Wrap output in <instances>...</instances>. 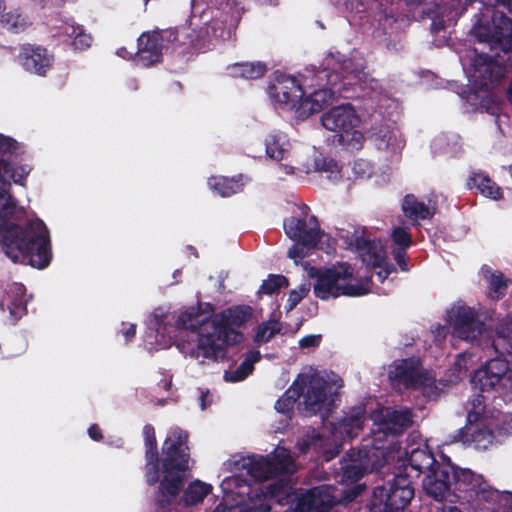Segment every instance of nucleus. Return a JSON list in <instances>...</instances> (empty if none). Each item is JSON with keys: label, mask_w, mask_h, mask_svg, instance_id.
<instances>
[{"label": "nucleus", "mask_w": 512, "mask_h": 512, "mask_svg": "<svg viewBox=\"0 0 512 512\" xmlns=\"http://www.w3.org/2000/svg\"><path fill=\"white\" fill-rule=\"evenodd\" d=\"M189 433L180 427L172 428L161 447L159 486L155 503L162 510L169 509L177 499L189 477L191 453Z\"/></svg>", "instance_id": "obj_1"}, {"label": "nucleus", "mask_w": 512, "mask_h": 512, "mask_svg": "<svg viewBox=\"0 0 512 512\" xmlns=\"http://www.w3.org/2000/svg\"><path fill=\"white\" fill-rule=\"evenodd\" d=\"M12 214L0 216V241L6 248V254L17 261H27L32 267L46 268L52 259L49 231L40 219L27 222L24 227L9 222Z\"/></svg>", "instance_id": "obj_2"}, {"label": "nucleus", "mask_w": 512, "mask_h": 512, "mask_svg": "<svg viewBox=\"0 0 512 512\" xmlns=\"http://www.w3.org/2000/svg\"><path fill=\"white\" fill-rule=\"evenodd\" d=\"M221 10L219 18L212 19L198 30L185 26L174 28L178 32L179 53H203L211 49L215 40L231 38L241 21L244 6L234 0H221Z\"/></svg>", "instance_id": "obj_3"}, {"label": "nucleus", "mask_w": 512, "mask_h": 512, "mask_svg": "<svg viewBox=\"0 0 512 512\" xmlns=\"http://www.w3.org/2000/svg\"><path fill=\"white\" fill-rule=\"evenodd\" d=\"M331 389L330 384L317 373H302L276 401L274 407L278 412L289 415L293 412L296 401L302 396L300 413L305 417L319 414L325 419L333 405Z\"/></svg>", "instance_id": "obj_4"}, {"label": "nucleus", "mask_w": 512, "mask_h": 512, "mask_svg": "<svg viewBox=\"0 0 512 512\" xmlns=\"http://www.w3.org/2000/svg\"><path fill=\"white\" fill-rule=\"evenodd\" d=\"M321 67L317 77L322 81L325 80L323 83L325 87L302 97L298 105V117L301 119L320 112L328 105L334 95L342 91L345 85L344 80L355 71L353 60L338 51L329 52L323 59Z\"/></svg>", "instance_id": "obj_5"}, {"label": "nucleus", "mask_w": 512, "mask_h": 512, "mask_svg": "<svg viewBox=\"0 0 512 512\" xmlns=\"http://www.w3.org/2000/svg\"><path fill=\"white\" fill-rule=\"evenodd\" d=\"M250 316L248 308L237 306L229 308L222 320L208 323L211 332L204 336L200 346L207 349L205 359L217 361L224 358L228 346L240 343L243 334L235 328L244 325Z\"/></svg>", "instance_id": "obj_6"}, {"label": "nucleus", "mask_w": 512, "mask_h": 512, "mask_svg": "<svg viewBox=\"0 0 512 512\" xmlns=\"http://www.w3.org/2000/svg\"><path fill=\"white\" fill-rule=\"evenodd\" d=\"M321 123L325 129L335 133L334 143L350 151L363 148L365 137L357 130L360 118L351 104L332 107L322 114Z\"/></svg>", "instance_id": "obj_7"}, {"label": "nucleus", "mask_w": 512, "mask_h": 512, "mask_svg": "<svg viewBox=\"0 0 512 512\" xmlns=\"http://www.w3.org/2000/svg\"><path fill=\"white\" fill-rule=\"evenodd\" d=\"M414 495L410 476L399 469L387 486H376L373 489L368 507L377 512H403Z\"/></svg>", "instance_id": "obj_8"}, {"label": "nucleus", "mask_w": 512, "mask_h": 512, "mask_svg": "<svg viewBox=\"0 0 512 512\" xmlns=\"http://www.w3.org/2000/svg\"><path fill=\"white\" fill-rule=\"evenodd\" d=\"M484 7L491 9V25L477 23L474 26L475 36L479 42L487 43L491 50L512 52V18L504 12L496 10L497 0H480Z\"/></svg>", "instance_id": "obj_9"}, {"label": "nucleus", "mask_w": 512, "mask_h": 512, "mask_svg": "<svg viewBox=\"0 0 512 512\" xmlns=\"http://www.w3.org/2000/svg\"><path fill=\"white\" fill-rule=\"evenodd\" d=\"M177 29H155L145 31L137 39V49L134 52L135 61L143 67H151L163 60L164 51L178 50Z\"/></svg>", "instance_id": "obj_10"}, {"label": "nucleus", "mask_w": 512, "mask_h": 512, "mask_svg": "<svg viewBox=\"0 0 512 512\" xmlns=\"http://www.w3.org/2000/svg\"><path fill=\"white\" fill-rule=\"evenodd\" d=\"M346 243L355 250L363 264L367 267L379 268L377 272L378 280L383 283L391 273L396 272L393 264L388 263L384 248L376 240L366 236V230L362 229L359 234L355 230L354 234L347 237Z\"/></svg>", "instance_id": "obj_11"}, {"label": "nucleus", "mask_w": 512, "mask_h": 512, "mask_svg": "<svg viewBox=\"0 0 512 512\" xmlns=\"http://www.w3.org/2000/svg\"><path fill=\"white\" fill-rule=\"evenodd\" d=\"M301 216H291L283 222L286 235L294 240L301 241L309 247H316L321 240V230L316 216H308L309 207L302 205L300 207Z\"/></svg>", "instance_id": "obj_12"}, {"label": "nucleus", "mask_w": 512, "mask_h": 512, "mask_svg": "<svg viewBox=\"0 0 512 512\" xmlns=\"http://www.w3.org/2000/svg\"><path fill=\"white\" fill-rule=\"evenodd\" d=\"M453 335L472 344L481 345L485 324L478 319L476 311L468 306L457 307L451 316Z\"/></svg>", "instance_id": "obj_13"}, {"label": "nucleus", "mask_w": 512, "mask_h": 512, "mask_svg": "<svg viewBox=\"0 0 512 512\" xmlns=\"http://www.w3.org/2000/svg\"><path fill=\"white\" fill-rule=\"evenodd\" d=\"M389 378L394 384L406 389L429 387L435 381L428 371H422L419 368V361L413 358L396 361L389 372Z\"/></svg>", "instance_id": "obj_14"}, {"label": "nucleus", "mask_w": 512, "mask_h": 512, "mask_svg": "<svg viewBox=\"0 0 512 512\" xmlns=\"http://www.w3.org/2000/svg\"><path fill=\"white\" fill-rule=\"evenodd\" d=\"M335 490V487L329 485L313 487L296 499L294 507L284 512H330L339 502L333 494Z\"/></svg>", "instance_id": "obj_15"}, {"label": "nucleus", "mask_w": 512, "mask_h": 512, "mask_svg": "<svg viewBox=\"0 0 512 512\" xmlns=\"http://www.w3.org/2000/svg\"><path fill=\"white\" fill-rule=\"evenodd\" d=\"M358 455V459H352L342 466V481L347 484L357 483L369 472L380 471L386 462L381 450L359 451Z\"/></svg>", "instance_id": "obj_16"}, {"label": "nucleus", "mask_w": 512, "mask_h": 512, "mask_svg": "<svg viewBox=\"0 0 512 512\" xmlns=\"http://www.w3.org/2000/svg\"><path fill=\"white\" fill-rule=\"evenodd\" d=\"M454 464L450 461L439 462L422 481L424 491L436 501L444 500L452 493Z\"/></svg>", "instance_id": "obj_17"}, {"label": "nucleus", "mask_w": 512, "mask_h": 512, "mask_svg": "<svg viewBox=\"0 0 512 512\" xmlns=\"http://www.w3.org/2000/svg\"><path fill=\"white\" fill-rule=\"evenodd\" d=\"M208 323H215V320H210L203 315L201 303H198L197 306L188 307L185 311L180 313L176 320L177 328L198 333L197 346L193 348L190 353L194 358L203 357L205 359V351L207 349L201 348L200 346L204 336L211 332Z\"/></svg>", "instance_id": "obj_18"}, {"label": "nucleus", "mask_w": 512, "mask_h": 512, "mask_svg": "<svg viewBox=\"0 0 512 512\" xmlns=\"http://www.w3.org/2000/svg\"><path fill=\"white\" fill-rule=\"evenodd\" d=\"M353 277V268L347 263H341L338 266L327 268L317 275L314 284V294L322 300H328L330 297H339L341 280H350Z\"/></svg>", "instance_id": "obj_19"}, {"label": "nucleus", "mask_w": 512, "mask_h": 512, "mask_svg": "<svg viewBox=\"0 0 512 512\" xmlns=\"http://www.w3.org/2000/svg\"><path fill=\"white\" fill-rule=\"evenodd\" d=\"M269 94L276 102L285 105L289 109H295L298 114V105L305 92L295 77L280 75L269 86Z\"/></svg>", "instance_id": "obj_20"}, {"label": "nucleus", "mask_w": 512, "mask_h": 512, "mask_svg": "<svg viewBox=\"0 0 512 512\" xmlns=\"http://www.w3.org/2000/svg\"><path fill=\"white\" fill-rule=\"evenodd\" d=\"M18 60L26 71L45 76L52 66L53 57L44 47L24 44L20 48Z\"/></svg>", "instance_id": "obj_21"}, {"label": "nucleus", "mask_w": 512, "mask_h": 512, "mask_svg": "<svg viewBox=\"0 0 512 512\" xmlns=\"http://www.w3.org/2000/svg\"><path fill=\"white\" fill-rule=\"evenodd\" d=\"M503 372H505V359L495 357L474 372L471 383L482 392L500 389L501 373Z\"/></svg>", "instance_id": "obj_22"}, {"label": "nucleus", "mask_w": 512, "mask_h": 512, "mask_svg": "<svg viewBox=\"0 0 512 512\" xmlns=\"http://www.w3.org/2000/svg\"><path fill=\"white\" fill-rule=\"evenodd\" d=\"M366 405L359 404L344 411L343 416L333 423V431L342 440L353 439L363 430L366 421Z\"/></svg>", "instance_id": "obj_23"}, {"label": "nucleus", "mask_w": 512, "mask_h": 512, "mask_svg": "<svg viewBox=\"0 0 512 512\" xmlns=\"http://www.w3.org/2000/svg\"><path fill=\"white\" fill-rule=\"evenodd\" d=\"M455 439L464 444H472L477 450H486L493 443L495 434L485 425L471 422L457 431Z\"/></svg>", "instance_id": "obj_24"}, {"label": "nucleus", "mask_w": 512, "mask_h": 512, "mask_svg": "<svg viewBox=\"0 0 512 512\" xmlns=\"http://www.w3.org/2000/svg\"><path fill=\"white\" fill-rule=\"evenodd\" d=\"M481 477L470 469L459 468L454 465L452 494L458 499L471 502L473 493L481 483Z\"/></svg>", "instance_id": "obj_25"}, {"label": "nucleus", "mask_w": 512, "mask_h": 512, "mask_svg": "<svg viewBox=\"0 0 512 512\" xmlns=\"http://www.w3.org/2000/svg\"><path fill=\"white\" fill-rule=\"evenodd\" d=\"M488 348L500 356L512 355V313L497 326Z\"/></svg>", "instance_id": "obj_26"}, {"label": "nucleus", "mask_w": 512, "mask_h": 512, "mask_svg": "<svg viewBox=\"0 0 512 512\" xmlns=\"http://www.w3.org/2000/svg\"><path fill=\"white\" fill-rule=\"evenodd\" d=\"M407 461L408 465L404 467V473H406L409 467L416 472V476L422 473H429L439 463L427 445L412 449L408 453Z\"/></svg>", "instance_id": "obj_27"}, {"label": "nucleus", "mask_w": 512, "mask_h": 512, "mask_svg": "<svg viewBox=\"0 0 512 512\" xmlns=\"http://www.w3.org/2000/svg\"><path fill=\"white\" fill-rule=\"evenodd\" d=\"M412 423V412L409 409L386 408L383 414L384 430L393 435L402 434Z\"/></svg>", "instance_id": "obj_28"}, {"label": "nucleus", "mask_w": 512, "mask_h": 512, "mask_svg": "<svg viewBox=\"0 0 512 512\" xmlns=\"http://www.w3.org/2000/svg\"><path fill=\"white\" fill-rule=\"evenodd\" d=\"M267 70L266 63L261 61L236 62L227 66V72L231 77L246 80L259 79L265 75Z\"/></svg>", "instance_id": "obj_29"}, {"label": "nucleus", "mask_w": 512, "mask_h": 512, "mask_svg": "<svg viewBox=\"0 0 512 512\" xmlns=\"http://www.w3.org/2000/svg\"><path fill=\"white\" fill-rule=\"evenodd\" d=\"M272 478L294 472V460L290 451L284 447H277L267 455Z\"/></svg>", "instance_id": "obj_30"}, {"label": "nucleus", "mask_w": 512, "mask_h": 512, "mask_svg": "<svg viewBox=\"0 0 512 512\" xmlns=\"http://www.w3.org/2000/svg\"><path fill=\"white\" fill-rule=\"evenodd\" d=\"M469 188H476L485 197L493 200L502 198V189L490 177L482 172L473 173L468 180Z\"/></svg>", "instance_id": "obj_31"}, {"label": "nucleus", "mask_w": 512, "mask_h": 512, "mask_svg": "<svg viewBox=\"0 0 512 512\" xmlns=\"http://www.w3.org/2000/svg\"><path fill=\"white\" fill-rule=\"evenodd\" d=\"M402 210L404 215L413 222L431 219L434 215V211H431L424 202L419 201L413 194H407L404 197Z\"/></svg>", "instance_id": "obj_32"}, {"label": "nucleus", "mask_w": 512, "mask_h": 512, "mask_svg": "<svg viewBox=\"0 0 512 512\" xmlns=\"http://www.w3.org/2000/svg\"><path fill=\"white\" fill-rule=\"evenodd\" d=\"M210 188L221 197H230L243 189L242 177L212 176L208 179Z\"/></svg>", "instance_id": "obj_33"}, {"label": "nucleus", "mask_w": 512, "mask_h": 512, "mask_svg": "<svg viewBox=\"0 0 512 512\" xmlns=\"http://www.w3.org/2000/svg\"><path fill=\"white\" fill-rule=\"evenodd\" d=\"M266 155L276 161H281L288 153V140L286 135L281 132H272L268 134L264 141Z\"/></svg>", "instance_id": "obj_34"}, {"label": "nucleus", "mask_w": 512, "mask_h": 512, "mask_svg": "<svg viewBox=\"0 0 512 512\" xmlns=\"http://www.w3.org/2000/svg\"><path fill=\"white\" fill-rule=\"evenodd\" d=\"M212 491L210 484L200 480L192 481L183 490L181 502L184 506H193L201 503L204 498Z\"/></svg>", "instance_id": "obj_35"}, {"label": "nucleus", "mask_w": 512, "mask_h": 512, "mask_svg": "<svg viewBox=\"0 0 512 512\" xmlns=\"http://www.w3.org/2000/svg\"><path fill=\"white\" fill-rule=\"evenodd\" d=\"M160 456L158 445L145 446V477L149 486H154L159 481Z\"/></svg>", "instance_id": "obj_36"}, {"label": "nucleus", "mask_w": 512, "mask_h": 512, "mask_svg": "<svg viewBox=\"0 0 512 512\" xmlns=\"http://www.w3.org/2000/svg\"><path fill=\"white\" fill-rule=\"evenodd\" d=\"M259 351H250L245 360L233 371H226L224 379L228 382H239L247 378L254 370V363L260 360Z\"/></svg>", "instance_id": "obj_37"}, {"label": "nucleus", "mask_w": 512, "mask_h": 512, "mask_svg": "<svg viewBox=\"0 0 512 512\" xmlns=\"http://www.w3.org/2000/svg\"><path fill=\"white\" fill-rule=\"evenodd\" d=\"M248 474L258 481L272 478L269 460L266 456H253L245 464Z\"/></svg>", "instance_id": "obj_38"}, {"label": "nucleus", "mask_w": 512, "mask_h": 512, "mask_svg": "<svg viewBox=\"0 0 512 512\" xmlns=\"http://www.w3.org/2000/svg\"><path fill=\"white\" fill-rule=\"evenodd\" d=\"M510 280L500 271H495L489 278V297L501 299L505 296Z\"/></svg>", "instance_id": "obj_39"}, {"label": "nucleus", "mask_w": 512, "mask_h": 512, "mask_svg": "<svg viewBox=\"0 0 512 512\" xmlns=\"http://www.w3.org/2000/svg\"><path fill=\"white\" fill-rule=\"evenodd\" d=\"M2 26L12 33H20L24 31L28 25L25 18L17 11H10L2 14Z\"/></svg>", "instance_id": "obj_40"}, {"label": "nucleus", "mask_w": 512, "mask_h": 512, "mask_svg": "<svg viewBox=\"0 0 512 512\" xmlns=\"http://www.w3.org/2000/svg\"><path fill=\"white\" fill-rule=\"evenodd\" d=\"M281 325L278 321H269L258 327L254 341L258 344L270 341L276 334L280 333Z\"/></svg>", "instance_id": "obj_41"}, {"label": "nucleus", "mask_w": 512, "mask_h": 512, "mask_svg": "<svg viewBox=\"0 0 512 512\" xmlns=\"http://www.w3.org/2000/svg\"><path fill=\"white\" fill-rule=\"evenodd\" d=\"M283 286H288V279L285 276L270 274L268 278L262 282L258 292L266 295H272Z\"/></svg>", "instance_id": "obj_42"}, {"label": "nucleus", "mask_w": 512, "mask_h": 512, "mask_svg": "<svg viewBox=\"0 0 512 512\" xmlns=\"http://www.w3.org/2000/svg\"><path fill=\"white\" fill-rule=\"evenodd\" d=\"M474 500H482L485 502L498 501L501 503V493L493 488H491L481 477V483L476 491L473 493L472 501Z\"/></svg>", "instance_id": "obj_43"}, {"label": "nucleus", "mask_w": 512, "mask_h": 512, "mask_svg": "<svg viewBox=\"0 0 512 512\" xmlns=\"http://www.w3.org/2000/svg\"><path fill=\"white\" fill-rule=\"evenodd\" d=\"M71 31H66L67 35L73 38L72 44L76 49L84 50L90 47L92 43V36L84 32L82 27L71 26Z\"/></svg>", "instance_id": "obj_44"}, {"label": "nucleus", "mask_w": 512, "mask_h": 512, "mask_svg": "<svg viewBox=\"0 0 512 512\" xmlns=\"http://www.w3.org/2000/svg\"><path fill=\"white\" fill-rule=\"evenodd\" d=\"M392 241L396 248L407 249L412 244V237L409 229L406 227H396L391 233Z\"/></svg>", "instance_id": "obj_45"}, {"label": "nucleus", "mask_w": 512, "mask_h": 512, "mask_svg": "<svg viewBox=\"0 0 512 512\" xmlns=\"http://www.w3.org/2000/svg\"><path fill=\"white\" fill-rule=\"evenodd\" d=\"M17 211V200L5 186H0V213L12 214Z\"/></svg>", "instance_id": "obj_46"}, {"label": "nucleus", "mask_w": 512, "mask_h": 512, "mask_svg": "<svg viewBox=\"0 0 512 512\" xmlns=\"http://www.w3.org/2000/svg\"><path fill=\"white\" fill-rule=\"evenodd\" d=\"M492 87H490L488 90H481L482 92H489V90ZM481 108L485 109V111L491 115H498V113L501 110L500 107V101L497 99L496 96L491 95L487 93L486 96H483L480 102Z\"/></svg>", "instance_id": "obj_47"}, {"label": "nucleus", "mask_w": 512, "mask_h": 512, "mask_svg": "<svg viewBox=\"0 0 512 512\" xmlns=\"http://www.w3.org/2000/svg\"><path fill=\"white\" fill-rule=\"evenodd\" d=\"M315 170L320 172H329L330 174L339 173L337 162L332 158L317 157L314 160Z\"/></svg>", "instance_id": "obj_48"}, {"label": "nucleus", "mask_w": 512, "mask_h": 512, "mask_svg": "<svg viewBox=\"0 0 512 512\" xmlns=\"http://www.w3.org/2000/svg\"><path fill=\"white\" fill-rule=\"evenodd\" d=\"M369 292V289L365 287L363 284H345L341 285L339 296H350V297H357L365 295Z\"/></svg>", "instance_id": "obj_49"}, {"label": "nucleus", "mask_w": 512, "mask_h": 512, "mask_svg": "<svg viewBox=\"0 0 512 512\" xmlns=\"http://www.w3.org/2000/svg\"><path fill=\"white\" fill-rule=\"evenodd\" d=\"M483 402H484V397L482 395H477L472 400L473 410L469 411L467 414L468 423L476 422L479 419L481 413L484 412Z\"/></svg>", "instance_id": "obj_50"}, {"label": "nucleus", "mask_w": 512, "mask_h": 512, "mask_svg": "<svg viewBox=\"0 0 512 512\" xmlns=\"http://www.w3.org/2000/svg\"><path fill=\"white\" fill-rule=\"evenodd\" d=\"M307 292L308 289L305 286H301L299 290H291L287 299L286 309L288 311L294 309L305 297Z\"/></svg>", "instance_id": "obj_51"}, {"label": "nucleus", "mask_w": 512, "mask_h": 512, "mask_svg": "<svg viewBox=\"0 0 512 512\" xmlns=\"http://www.w3.org/2000/svg\"><path fill=\"white\" fill-rule=\"evenodd\" d=\"M315 247H309L301 243V241H295L293 246L288 251V256L292 259H303L311 250Z\"/></svg>", "instance_id": "obj_52"}, {"label": "nucleus", "mask_w": 512, "mask_h": 512, "mask_svg": "<svg viewBox=\"0 0 512 512\" xmlns=\"http://www.w3.org/2000/svg\"><path fill=\"white\" fill-rule=\"evenodd\" d=\"M407 249L394 248L392 251L393 258L402 272L409 271Z\"/></svg>", "instance_id": "obj_53"}, {"label": "nucleus", "mask_w": 512, "mask_h": 512, "mask_svg": "<svg viewBox=\"0 0 512 512\" xmlns=\"http://www.w3.org/2000/svg\"><path fill=\"white\" fill-rule=\"evenodd\" d=\"M18 150V143L15 139L0 133V153L14 154Z\"/></svg>", "instance_id": "obj_54"}, {"label": "nucleus", "mask_w": 512, "mask_h": 512, "mask_svg": "<svg viewBox=\"0 0 512 512\" xmlns=\"http://www.w3.org/2000/svg\"><path fill=\"white\" fill-rule=\"evenodd\" d=\"M500 390L512 392V368H509L507 360H505V372L501 373Z\"/></svg>", "instance_id": "obj_55"}, {"label": "nucleus", "mask_w": 512, "mask_h": 512, "mask_svg": "<svg viewBox=\"0 0 512 512\" xmlns=\"http://www.w3.org/2000/svg\"><path fill=\"white\" fill-rule=\"evenodd\" d=\"M288 489L289 487L287 484L275 482L268 487V493L273 498H280L288 494Z\"/></svg>", "instance_id": "obj_56"}, {"label": "nucleus", "mask_w": 512, "mask_h": 512, "mask_svg": "<svg viewBox=\"0 0 512 512\" xmlns=\"http://www.w3.org/2000/svg\"><path fill=\"white\" fill-rule=\"evenodd\" d=\"M27 175L28 171H26L24 167L13 169L11 166V172L9 173L7 179L11 178L14 183L24 186Z\"/></svg>", "instance_id": "obj_57"}, {"label": "nucleus", "mask_w": 512, "mask_h": 512, "mask_svg": "<svg viewBox=\"0 0 512 512\" xmlns=\"http://www.w3.org/2000/svg\"><path fill=\"white\" fill-rule=\"evenodd\" d=\"M11 172V164L0 158V182L3 184L1 186H5L10 193L11 184L10 182H6L9 173Z\"/></svg>", "instance_id": "obj_58"}, {"label": "nucleus", "mask_w": 512, "mask_h": 512, "mask_svg": "<svg viewBox=\"0 0 512 512\" xmlns=\"http://www.w3.org/2000/svg\"><path fill=\"white\" fill-rule=\"evenodd\" d=\"M144 446H154L157 444L155 429L151 424H146L143 427Z\"/></svg>", "instance_id": "obj_59"}, {"label": "nucleus", "mask_w": 512, "mask_h": 512, "mask_svg": "<svg viewBox=\"0 0 512 512\" xmlns=\"http://www.w3.org/2000/svg\"><path fill=\"white\" fill-rule=\"evenodd\" d=\"M321 339V335H306L299 340V346L301 348H315L320 345Z\"/></svg>", "instance_id": "obj_60"}, {"label": "nucleus", "mask_w": 512, "mask_h": 512, "mask_svg": "<svg viewBox=\"0 0 512 512\" xmlns=\"http://www.w3.org/2000/svg\"><path fill=\"white\" fill-rule=\"evenodd\" d=\"M271 507L266 502H260L259 505H250L245 508H241L239 512H270Z\"/></svg>", "instance_id": "obj_61"}, {"label": "nucleus", "mask_w": 512, "mask_h": 512, "mask_svg": "<svg viewBox=\"0 0 512 512\" xmlns=\"http://www.w3.org/2000/svg\"><path fill=\"white\" fill-rule=\"evenodd\" d=\"M445 27H446V23L442 16H440L439 14H436L435 16L432 17L431 30L434 33H438L441 30H444Z\"/></svg>", "instance_id": "obj_62"}, {"label": "nucleus", "mask_w": 512, "mask_h": 512, "mask_svg": "<svg viewBox=\"0 0 512 512\" xmlns=\"http://www.w3.org/2000/svg\"><path fill=\"white\" fill-rule=\"evenodd\" d=\"M88 435L92 440L97 442L103 440L104 438L102 430L98 424L90 425V427L88 428Z\"/></svg>", "instance_id": "obj_63"}, {"label": "nucleus", "mask_w": 512, "mask_h": 512, "mask_svg": "<svg viewBox=\"0 0 512 512\" xmlns=\"http://www.w3.org/2000/svg\"><path fill=\"white\" fill-rule=\"evenodd\" d=\"M501 504H503L507 512H512V492H501Z\"/></svg>", "instance_id": "obj_64"}]
</instances>
